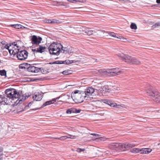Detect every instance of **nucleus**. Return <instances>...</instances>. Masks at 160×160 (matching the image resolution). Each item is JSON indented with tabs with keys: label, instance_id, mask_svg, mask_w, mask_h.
Here are the masks:
<instances>
[{
	"label": "nucleus",
	"instance_id": "1",
	"mask_svg": "<svg viewBox=\"0 0 160 160\" xmlns=\"http://www.w3.org/2000/svg\"><path fill=\"white\" fill-rule=\"evenodd\" d=\"M28 97L26 96V95H21L15 89H7L5 90L4 94L1 95V104H8L10 102L20 103Z\"/></svg>",
	"mask_w": 160,
	"mask_h": 160
},
{
	"label": "nucleus",
	"instance_id": "2",
	"mask_svg": "<svg viewBox=\"0 0 160 160\" xmlns=\"http://www.w3.org/2000/svg\"><path fill=\"white\" fill-rule=\"evenodd\" d=\"M64 51L67 52L68 49L66 47H62V45L60 43H56L53 42L50 45L48 49L50 54L58 55L60 54V52L61 51V49Z\"/></svg>",
	"mask_w": 160,
	"mask_h": 160
},
{
	"label": "nucleus",
	"instance_id": "3",
	"mask_svg": "<svg viewBox=\"0 0 160 160\" xmlns=\"http://www.w3.org/2000/svg\"><path fill=\"white\" fill-rule=\"evenodd\" d=\"M71 97L76 103H80L83 101L84 98L85 99L86 96H85L84 91L75 90L72 93Z\"/></svg>",
	"mask_w": 160,
	"mask_h": 160
},
{
	"label": "nucleus",
	"instance_id": "4",
	"mask_svg": "<svg viewBox=\"0 0 160 160\" xmlns=\"http://www.w3.org/2000/svg\"><path fill=\"white\" fill-rule=\"evenodd\" d=\"M96 72L97 73H99L107 75H108V74L111 73H113L118 75L121 72V71L119 70L118 68H110L107 70L100 69L97 70Z\"/></svg>",
	"mask_w": 160,
	"mask_h": 160
},
{
	"label": "nucleus",
	"instance_id": "5",
	"mask_svg": "<svg viewBox=\"0 0 160 160\" xmlns=\"http://www.w3.org/2000/svg\"><path fill=\"white\" fill-rule=\"evenodd\" d=\"M147 93L152 100L157 102L160 103V93L158 92L152 91L149 89L147 91Z\"/></svg>",
	"mask_w": 160,
	"mask_h": 160
},
{
	"label": "nucleus",
	"instance_id": "6",
	"mask_svg": "<svg viewBox=\"0 0 160 160\" xmlns=\"http://www.w3.org/2000/svg\"><path fill=\"white\" fill-rule=\"evenodd\" d=\"M122 60L125 62L130 64L139 65L140 62L134 57L129 56H125L124 57H121Z\"/></svg>",
	"mask_w": 160,
	"mask_h": 160
},
{
	"label": "nucleus",
	"instance_id": "7",
	"mask_svg": "<svg viewBox=\"0 0 160 160\" xmlns=\"http://www.w3.org/2000/svg\"><path fill=\"white\" fill-rule=\"evenodd\" d=\"M8 51L10 55H12L14 56L16 54H18L20 51L19 47L17 44L14 42V43H12V45H11Z\"/></svg>",
	"mask_w": 160,
	"mask_h": 160
},
{
	"label": "nucleus",
	"instance_id": "8",
	"mask_svg": "<svg viewBox=\"0 0 160 160\" xmlns=\"http://www.w3.org/2000/svg\"><path fill=\"white\" fill-rule=\"evenodd\" d=\"M28 53L26 50H22L19 52L17 54V58L18 60H23L27 58Z\"/></svg>",
	"mask_w": 160,
	"mask_h": 160
},
{
	"label": "nucleus",
	"instance_id": "9",
	"mask_svg": "<svg viewBox=\"0 0 160 160\" xmlns=\"http://www.w3.org/2000/svg\"><path fill=\"white\" fill-rule=\"evenodd\" d=\"M42 38L39 37L38 38L37 36L35 35H33L32 36L31 39V42L32 44V48H35V45L36 46L39 45L42 41Z\"/></svg>",
	"mask_w": 160,
	"mask_h": 160
},
{
	"label": "nucleus",
	"instance_id": "10",
	"mask_svg": "<svg viewBox=\"0 0 160 160\" xmlns=\"http://www.w3.org/2000/svg\"><path fill=\"white\" fill-rule=\"evenodd\" d=\"M35 49H32V50L33 52H39L42 53L44 52L46 48L45 47L42 46L41 45H39L35 46Z\"/></svg>",
	"mask_w": 160,
	"mask_h": 160
},
{
	"label": "nucleus",
	"instance_id": "11",
	"mask_svg": "<svg viewBox=\"0 0 160 160\" xmlns=\"http://www.w3.org/2000/svg\"><path fill=\"white\" fill-rule=\"evenodd\" d=\"M121 143H112L109 144V147L110 148L112 149H115L116 150H121Z\"/></svg>",
	"mask_w": 160,
	"mask_h": 160
},
{
	"label": "nucleus",
	"instance_id": "12",
	"mask_svg": "<svg viewBox=\"0 0 160 160\" xmlns=\"http://www.w3.org/2000/svg\"><path fill=\"white\" fill-rule=\"evenodd\" d=\"M28 70L29 72L34 73H37L42 69V68H37L35 66L31 65L28 68Z\"/></svg>",
	"mask_w": 160,
	"mask_h": 160
},
{
	"label": "nucleus",
	"instance_id": "13",
	"mask_svg": "<svg viewBox=\"0 0 160 160\" xmlns=\"http://www.w3.org/2000/svg\"><path fill=\"white\" fill-rule=\"evenodd\" d=\"M43 97V94L41 92H35L33 95L32 98L34 100L40 101Z\"/></svg>",
	"mask_w": 160,
	"mask_h": 160
},
{
	"label": "nucleus",
	"instance_id": "14",
	"mask_svg": "<svg viewBox=\"0 0 160 160\" xmlns=\"http://www.w3.org/2000/svg\"><path fill=\"white\" fill-rule=\"evenodd\" d=\"M95 89H94L92 87H88L87 89H86L85 91H84L85 93V96H89L90 95H91L93 92L95 93Z\"/></svg>",
	"mask_w": 160,
	"mask_h": 160
},
{
	"label": "nucleus",
	"instance_id": "15",
	"mask_svg": "<svg viewBox=\"0 0 160 160\" xmlns=\"http://www.w3.org/2000/svg\"><path fill=\"white\" fill-rule=\"evenodd\" d=\"M59 98V97H58L56 98L52 99L51 100L46 102L42 105V107L43 108L45 106H46L53 103L54 102H56L57 100H58Z\"/></svg>",
	"mask_w": 160,
	"mask_h": 160
},
{
	"label": "nucleus",
	"instance_id": "16",
	"mask_svg": "<svg viewBox=\"0 0 160 160\" xmlns=\"http://www.w3.org/2000/svg\"><path fill=\"white\" fill-rule=\"evenodd\" d=\"M102 88L101 87L100 88H97L95 89V93L97 95L101 96L103 95V93H105L104 91L103 90Z\"/></svg>",
	"mask_w": 160,
	"mask_h": 160
},
{
	"label": "nucleus",
	"instance_id": "17",
	"mask_svg": "<svg viewBox=\"0 0 160 160\" xmlns=\"http://www.w3.org/2000/svg\"><path fill=\"white\" fill-rule=\"evenodd\" d=\"M82 32H84L85 34L88 35H92L95 32V31L88 28L83 30Z\"/></svg>",
	"mask_w": 160,
	"mask_h": 160
},
{
	"label": "nucleus",
	"instance_id": "18",
	"mask_svg": "<svg viewBox=\"0 0 160 160\" xmlns=\"http://www.w3.org/2000/svg\"><path fill=\"white\" fill-rule=\"evenodd\" d=\"M44 22L48 23L54 24L55 23H59V21L58 20H57L54 19H46L44 20Z\"/></svg>",
	"mask_w": 160,
	"mask_h": 160
},
{
	"label": "nucleus",
	"instance_id": "19",
	"mask_svg": "<svg viewBox=\"0 0 160 160\" xmlns=\"http://www.w3.org/2000/svg\"><path fill=\"white\" fill-rule=\"evenodd\" d=\"M122 148H121V150L124 151L125 150H127L129 149V146L128 145V143H121Z\"/></svg>",
	"mask_w": 160,
	"mask_h": 160
},
{
	"label": "nucleus",
	"instance_id": "20",
	"mask_svg": "<svg viewBox=\"0 0 160 160\" xmlns=\"http://www.w3.org/2000/svg\"><path fill=\"white\" fill-rule=\"evenodd\" d=\"M11 45H1V50H6L9 51V49L11 48L10 46Z\"/></svg>",
	"mask_w": 160,
	"mask_h": 160
},
{
	"label": "nucleus",
	"instance_id": "21",
	"mask_svg": "<svg viewBox=\"0 0 160 160\" xmlns=\"http://www.w3.org/2000/svg\"><path fill=\"white\" fill-rule=\"evenodd\" d=\"M102 88L103 89V90L104 91L105 93L106 92H109L111 90V89L110 88L109 86L108 85L103 86Z\"/></svg>",
	"mask_w": 160,
	"mask_h": 160
},
{
	"label": "nucleus",
	"instance_id": "22",
	"mask_svg": "<svg viewBox=\"0 0 160 160\" xmlns=\"http://www.w3.org/2000/svg\"><path fill=\"white\" fill-rule=\"evenodd\" d=\"M11 26L12 27H13L14 28L17 29H20L25 28L24 27L22 26L20 24H12L11 25Z\"/></svg>",
	"mask_w": 160,
	"mask_h": 160
},
{
	"label": "nucleus",
	"instance_id": "23",
	"mask_svg": "<svg viewBox=\"0 0 160 160\" xmlns=\"http://www.w3.org/2000/svg\"><path fill=\"white\" fill-rule=\"evenodd\" d=\"M1 76L7 77V71L4 69L1 70Z\"/></svg>",
	"mask_w": 160,
	"mask_h": 160
},
{
	"label": "nucleus",
	"instance_id": "24",
	"mask_svg": "<svg viewBox=\"0 0 160 160\" xmlns=\"http://www.w3.org/2000/svg\"><path fill=\"white\" fill-rule=\"evenodd\" d=\"M74 62L72 60H66L64 61H62V64H68L69 63H71Z\"/></svg>",
	"mask_w": 160,
	"mask_h": 160
},
{
	"label": "nucleus",
	"instance_id": "25",
	"mask_svg": "<svg viewBox=\"0 0 160 160\" xmlns=\"http://www.w3.org/2000/svg\"><path fill=\"white\" fill-rule=\"evenodd\" d=\"M131 152L132 153H138L139 152L140 149L138 148H133L131 150Z\"/></svg>",
	"mask_w": 160,
	"mask_h": 160
},
{
	"label": "nucleus",
	"instance_id": "26",
	"mask_svg": "<svg viewBox=\"0 0 160 160\" xmlns=\"http://www.w3.org/2000/svg\"><path fill=\"white\" fill-rule=\"evenodd\" d=\"M130 28L132 29H136L137 28V25L136 24L132 23L130 25Z\"/></svg>",
	"mask_w": 160,
	"mask_h": 160
},
{
	"label": "nucleus",
	"instance_id": "27",
	"mask_svg": "<svg viewBox=\"0 0 160 160\" xmlns=\"http://www.w3.org/2000/svg\"><path fill=\"white\" fill-rule=\"evenodd\" d=\"M144 151L145 152V154H148L150 152L152 151V150L149 148H144Z\"/></svg>",
	"mask_w": 160,
	"mask_h": 160
},
{
	"label": "nucleus",
	"instance_id": "28",
	"mask_svg": "<svg viewBox=\"0 0 160 160\" xmlns=\"http://www.w3.org/2000/svg\"><path fill=\"white\" fill-rule=\"evenodd\" d=\"M62 73L64 75H68L71 73V71L67 70L63 71Z\"/></svg>",
	"mask_w": 160,
	"mask_h": 160
},
{
	"label": "nucleus",
	"instance_id": "29",
	"mask_svg": "<svg viewBox=\"0 0 160 160\" xmlns=\"http://www.w3.org/2000/svg\"><path fill=\"white\" fill-rule=\"evenodd\" d=\"M117 38L120 39L122 42H126L127 41H128L127 38H124L123 37H117Z\"/></svg>",
	"mask_w": 160,
	"mask_h": 160
},
{
	"label": "nucleus",
	"instance_id": "30",
	"mask_svg": "<svg viewBox=\"0 0 160 160\" xmlns=\"http://www.w3.org/2000/svg\"><path fill=\"white\" fill-rule=\"evenodd\" d=\"M103 102L106 104H107L109 105L110 104H111V101L109 100L108 99H104L103 100Z\"/></svg>",
	"mask_w": 160,
	"mask_h": 160
},
{
	"label": "nucleus",
	"instance_id": "31",
	"mask_svg": "<svg viewBox=\"0 0 160 160\" xmlns=\"http://www.w3.org/2000/svg\"><path fill=\"white\" fill-rule=\"evenodd\" d=\"M159 26H160V22H157L153 25L152 27L153 28H158Z\"/></svg>",
	"mask_w": 160,
	"mask_h": 160
},
{
	"label": "nucleus",
	"instance_id": "32",
	"mask_svg": "<svg viewBox=\"0 0 160 160\" xmlns=\"http://www.w3.org/2000/svg\"><path fill=\"white\" fill-rule=\"evenodd\" d=\"M109 34L111 36L117 38L118 37L116 36V34L113 32H109Z\"/></svg>",
	"mask_w": 160,
	"mask_h": 160
},
{
	"label": "nucleus",
	"instance_id": "33",
	"mask_svg": "<svg viewBox=\"0 0 160 160\" xmlns=\"http://www.w3.org/2000/svg\"><path fill=\"white\" fill-rule=\"evenodd\" d=\"M128 145L129 148H131L132 147L135 146L136 145L135 144L133 143H128Z\"/></svg>",
	"mask_w": 160,
	"mask_h": 160
},
{
	"label": "nucleus",
	"instance_id": "34",
	"mask_svg": "<svg viewBox=\"0 0 160 160\" xmlns=\"http://www.w3.org/2000/svg\"><path fill=\"white\" fill-rule=\"evenodd\" d=\"M109 105L111 107H117V108H118V106H117V104L115 103L112 102V101H111V104H110Z\"/></svg>",
	"mask_w": 160,
	"mask_h": 160
},
{
	"label": "nucleus",
	"instance_id": "35",
	"mask_svg": "<svg viewBox=\"0 0 160 160\" xmlns=\"http://www.w3.org/2000/svg\"><path fill=\"white\" fill-rule=\"evenodd\" d=\"M8 51L6 50H1V52H2L4 56H6L8 54Z\"/></svg>",
	"mask_w": 160,
	"mask_h": 160
},
{
	"label": "nucleus",
	"instance_id": "36",
	"mask_svg": "<svg viewBox=\"0 0 160 160\" xmlns=\"http://www.w3.org/2000/svg\"><path fill=\"white\" fill-rule=\"evenodd\" d=\"M68 136H70V137H69L68 136H67V138H70L71 139H73L75 138H76V136L72 135L70 134H68Z\"/></svg>",
	"mask_w": 160,
	"mask_h": 160
},
{
	"label": "nucleus",
	"instance_id": "37",
	"mask_svg": "<svg viewBox=\"0 0 160 160\" xmlns=\"http://www.w3.org/2000/svg\"><path fill=\"white\" fill-rule=\"evenodd\" d=\"M1 45H9L8 44V43L6 42V41H3L1 42Z\"/></svg>",
	"mask_w": 160,
	"mask_h": 160
},
{
	"label": "nucleus",
	"instance_id": "38",
	"mask_svg": "<svg viewBox=\"0 0 160 160\" xmlns=\"http://www.w3.org/2000/svg\"><path fill=\"white\" fill-rule=\"evenodd\" d=\"M60 140H64L67 138V137L66 136H62L60 137Z\"/></svg>",
	"mask_w": 160,
	"mask_h": 160
},
{
	"label": "nucleus",
	"instance_id": "39",
	"mask_svg": "<svg viewBox=\"0 0 160 160\" xmlns=\"http://www.w3.org/2000/svg\"><path fill=\"white\" fill-rule=\"evenodd\" d=\"M62 61H57L54 62V63L55 64H62Z\"/></svg>",
	"mask_w": 160,
	"mask_h": 160
},
{
	"label": "nucleus",
	"instance_id": "40",
	"mask_svg": "<svg viewBox=\"0 0 160 160\" xmlns=\"http://www.w3.org/2000/svg\"><path fill=\"white\" fill-rule=\"evenodd\" d=\"M144 148H142L141 149H140V151L139 152H140V153L141 154H145V152Z\"/></svg>",
	"mask_w": 160,
	"mask_h": 160
},
{
	"label": "nucleus",
	"instance_id": "41",
	"mask_svg": "<svg viewBox=\"0 0 160 160\" xmlns=\"http://www.w3.org/2000/svg\"><path fill=\"white\" fill-rule=\"evenodd\" d=\"M72 112V113H76V109L75 108H71Z\"/></svg>",
	"mask_w": 160,
	"mask_h": 160
},
{
	"label": "nucleus",
	"instance_id": "42",
	"mask_svg": "<svg viewBox=\"0 0 160 160\" xmlns=\"http://www.w3.org/2000/svg\"><path fill=\"white\" fill-rule=\"evenodd\" d=\"M67 113L68 114V113H71L72 111L71 108H69L68 109V110L66 111Z\"/></svg>",
	"mask_w": 160,
	"mask_h": 160
},
{
	"label": "nucleus",
	"instance_id": "43",
	"mask_svg": "<svg viewBox=\"0 0 160 160\" xmlns=\"http://www.w3.org/2000/svg\"><path fill=\"white\" fill-rule=\"evenodd\" d=\"M70 2L73 3H75L77 2H81V1H78V0H71Z\"/></svg>",
	"mask_w": 160,
	"mask_h": 160
},
{
	"label": "nucleus",
	"instance_id": "44",
	"mask_svg": "<svg viewBox=\"0 0 160 160\" xmlns=\"http://www.w3.org/2000/svg\"><path fill=\"white\" fill-rule=\"evenodd\" d=\"M90 134L92 135H93V136H95L96 137H98V136H100L99 134H96V133H91Z\"/></svg>",
	"mask_w": 160,
	"mask_h": 160
},
{
	"label": "nucleus",
	"instance_id": "45",
	"mask_svg": "<svg viewBox=\"0 0 160 160\" xmlns=\"http://www.w3.org/2000/svg\"><path fill=\"white\" fill-rule=\"evenodd\" d=\"M32 102H29V103H28V105L26 106V107L27 108V107H29V106H30L32 104Z\"/></svg>",
	"mask_w": 160,
	"mask_h": 160
},
{
	"label": "nucleus",
	"instance_id": "46",
	"mask_svg": "<svg viewBox=\"0 0 160 160\" xmlns=\"http://www.w3.org/2000/svg\"><path fill=\"white\" fill-rule=\"evenodd\" d=\"M76 151L77 152H81V148H78L77 149Z\"/></svg>",
	"mask_w": 160,
	"mask_h": 160
},
{
	"label": "nucleus",
	"instance_id": "47",
	"mask_svg": "<svg viewBox=\"0 0 160 160\" xmlns=\"http://www.w3.org/2000/svg\"><path fill=\"white\" fill-rule=\"evenodd\" d=\"M81 110L80 109H76V113H79L80 112Z\"/></svg>",
	"mask_w": 160,
	"mask_h": 160
},
{
	"label": "nucleus",
	"instance_id": "48",
	"mask_svg": "<svg viewBox=\"0 0 160 160\" xmlns=\"http://www.w3.org/2000/svg\"><path fill=\"white\" fill-rule=\"evenodd\" d=\"M156 2L157 3L160 4V0H157Z\"/></svg>",
	"mask_w": 160,
	"mask_h": 160
},
{
	"label": "nucleus",
	"instance_id": "49",
	"mask_svg": "<svg viewBox=\"0 0 160 160\" xmlns=\"http://www.w3.org/2000/svg\"><path fill=\"white\" fill-rule=\"evenodd\" d=\"M49 64H55L54 63V62H50L49 63Z\"/></svg>",
	"mask_w": 160,
	"mask_h": 160
},
{
	"label": "nucleus",
	"instance_id": "50",
	"mask_svg": "<svg viewBox=\"0 0 160 160\" xmlns=\"http://www.w3.org/2000/svg\"><path fill=\"white\" fill-rule=\"evenodd\" d=\"M54 139H59L60 140V138H54Z\"/></svg>",
	"mask_w": 160,
	"mask_h": 160
},
{
	"label": "nucleus",
	"instance_id": "51",
	"mask_svg": "<svg viewBox=\"0 0 160 160\" xmlns=\"http://www.w3.org/2000/svg\"><path fill=\"white\" fill-rule=\"evenodd\" d=\"M85 150V149L84 148H83V149H82L81 148V152L82 151H83Z\"/></svg>",
	"mask_w": 160,
	"mask_h": 160
},
{
	"label": "nucleus",
	"instance_id": "52",
	"mask_svg": "<svg viewBox=\"0 0 160 160\" xmlns=\"http://www.w3.org/2000/svg\"><path fill=\"white\" fill-rule=\"evenodd\" d=\"M92 59H93V60H95L96 61L97 60V59H94V58H92Z\"/></svg>",
	"mask_w": 160,
	"mask_h": 160
},
{
	"label": "nucleus",
	"instance_id": "53",
	"mask_svg": "<svg viewBox=\"0 0 160 160\" xmlns=\"http://www.w3.org/2000/svg\"><path fill=\"white\" fill-rule=\"evenodd\" d=\"M62 5H63V6H65L64 5V4H62Z\"/></svg>",
	"mask_w": 160,
	"mask_h": 160
},
{
	"label": "nucleus",
	"instance_id": "54",
	"mask_svg": "<svg viewBox=\"0 0 160 160\" xmlns=\"http://www.w3.org/2000/svg\"><path fill=\"white\" fill-rule=\"evenodd\" d=\"M67 136H68V137H70V136H68V135Z\"/></svg>",
	"mask_w": 160,
	"mask_h": 160
},
{
	"label": "nucleus",
	"instance_id": "55",
	"mask_svg": "<svg viewBox=\"0 0 160 160\" xmlns=\"http://www.w3.org/2000/svg\"><path fill=\"white\" fill-rule=\"evenodd\" d=\"M2 151V150L1 149L0 152H1Z\"/></svg>",
	"mask_w": 160,
	"mask_h": 160
}]
</instances>
